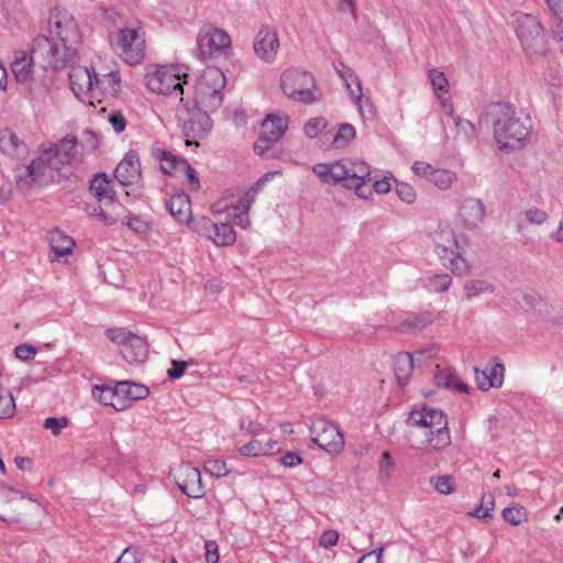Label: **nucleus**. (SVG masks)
Returning <instances> with one entry per match:
<instances>
[{
    "instance_id": "obj_60",
    "label": "nucleus",
    "mask_w": 563,
    "mask_h": 563,
    "mask_svg": "<svg viewBox=\"0 0 563 563\" xmlns=\"http://www.w3.org/2000/svg\"><path fill=\"white\" fill-rule=\"evenodd\" d=\"M109 122L111 123L113 130L117 133H121V132H123L125 130V126H126L125 118L118 110H113V111L110 112V114H109Z\"/></svg>"
},
{
    "instance_id": "obj_53",
    "label": "nucleus",
    "mask_w": 563,
    "mask_h": 563,
    "mask_svg": "<svg viewBox=\"0 0 563 563\" xmlns=\"http://www.w3.org/2000/svg\"><path fill=\"white\" fill-rule=\"evenodd\" d=\"M551 13L558 19L555 33H563V0H544Z\"/></svg>"
},
{
    "instance_id": "obj_20",
    "label": "nucleus",
    "mask_w": 563,
    "mask_h": 563,
    "mask_svg": "<svg viewBox=\"0 0 563 563\" xmlns=\"http://www.w3.org/2000/svg\"><path fill=\"white\" fill-rule=\"evenodd\" d=\"M255 54L266 63H272L277 54L279 41L277 32L268 25H263L253 43Z\"/></svg>"
},
{
    "instance_id": "obj_27",
    "label": "nucleus",
    "mask_w": 563,
    "mask_h": 563,
    "mask_svg": "<svg viewBox=\"0 0 563 563\" xmlns=\"http://www.w3.org/2000/svg\"><path fill=\"white\" fill-rule=\"evenodd\" d=\"M484 216L485 207L479 199L467 198L462 202L459 217L465 228H477Z\"/></svg>"
},
{
    "instance_id": "obj_25",
    "label": "nucleus",
    "mask_w": 563,
    "mask_h": 563,
    "mask_svg": "<svg viewBox=\"0 0 563 563\" xmlns=\"http://www.w3.org/2000/svg\"><path fill=\"white\" fill-rule=\"evenodd\" d=\"M114 176L117 180L124 187L135 183L141 176L139 155L134 151H130L124 158L118 164Z\"/></svg>"
},
{
    "instance_id": "obj_17",
    "label": "nucleus",
    "mask_w": 563,
    "mask_h": 563,
    "mask_svg": "<svg viewBox=\"0 0 563 563\" xmlns=\"http://www.w3.org/2000/svg\"><path fill=\"white\" fill-rule=\"evenodd\" d=\"M68 74V80L74 95L84 102H95L93 75L80 65H73Z\"/></svg>"
},
{
    "instance_id": "obj_59",
    "label": "nucleus",
    "mask_w": 563,
    "mask_h": 563,
    "mask_svg": "<svg viewBox=\"0 0 563 563\" xmlns=\"http://www.w3.org/2000/svg\"><path fill=\"white\" fill-rule=\"evenodd\" d=\"M205 558L207 563H218L219 562V547L216 541L208 540L205 543Z\"/></svg>"
},
{
    "instance_id": "obj_64",
    "label": "nucleus",
    "mask_w": 563,
    "mask_h": 563,
    "mask_svg": "<svg viewBox=\"0 0 563 563\" xmlns=\"http://www.w3.org/2000/svg\"><path fill=\"white\" fill-rule=\"evenodd\" d=\"M137 551L132 548H126L123 550L121 555L117 559L115 563H137Z\"/></svg>"
},
{
    "instance_id": "obj_46",
    "label": "nucleus",
    "mask_w": 563,
    "mask_h": 563,
    "mask_svg": "<svg viewBox=\"0 0 563 563\" xmlns=\"http://www.w3.org/2000/svg\"><path fill=\"white\" fill-rule=\"evenodd\" d=\"M430 484L432 487L443 495H449L454 492V478L452 475H440V476H431Z\"/></svg>"
},
{
    "instance_id": "obj_56",
    "label": "nucleus",
    "mask_w": 563,
    "mask_h": 563,
    "mask_svg": "<svg viewBox=\"0 0 563 563\" xmlns=\"http://www.w3.org/2000/svg\"><path fill=\"white\" fill-rule=\"evenodd\" d=\"M396 194L406 203H412L416 200V191L407 183H396Z\"/></svg>"
},
{
    "instance_id": "obj_26",
    "label": "nucleus",
    "mask_w": 563,
    "mask_h": 563,
    "mask_svg": "<svg viewBox=\"0 0 563 563\" xmlns=\"http://www.w3.org/2000/svg\"><path fill=\"white\" fill-rule=\"evenodd\" d=\"M287 130L286 121L276 114H268L262 122L257 142L277 143Z\"/></svg>"
},
{
    "instance_id": "obj_41",
    "label": "nucleus",
    "mask_w": 563,
    "mask_h": 563,
    "mask_svg": "<svg viewBox=\"0 0 563 563\" xmlns=\"http://www.w3.org/2000/svg\"><path fill=\"white\" fill-rule=\"evenodd\" d=\"M15 401L8 388L0 386V419L12 418L15 413Z\"/></svg>"
},
{
    "instance_id": "obj_40",
    "label": "nucleus",
    "mask_w": 563,
    "mask_h": 563,
    "mask_svg": "<svg viewBox=\"0 0 563 563\" xmlns=\"http://www.w3.org/2000/svg\"><path fill=\"white\" fill-rule=\"evenodd\" d=\"M75 245V241L66 235H63L60 232H56L51 238V246L54 253L57 256H64L71 252Z\"/></svg>"
},
{
    "instance_id": "obj_2",
    "label": "nucleus",
    "mask_w": 563,
    "mask_h": 563,
    "mask_svg": "<svg viewBox=\"0 0 563 563\" xmlns=\"http://www.w3.org/2000/svg\"><path fill=\"white\" fill-rule=\"evenodd\" d=\"M312 172L321 183L340 184L346 189H354L362 199L371 198L373 190L377 194H387L390 190L389 180H374L369 165L362 159L342 158L331 163H318L313 165Z\"/></svg>"
},
{
    "instance_id": "obj_54",
    "label": "nucleus",
    "mask_w": 563,
    "mask_h": 563,
    "mask_svg": "<svg viewBox=\"0 0 563 563\" xmlns=\"http://www.w3.org/2000/svg\"><path fill=\"white\" fill-rule=\"evenodd\" d=\"M430 323L423 316H411L406 318L399 325L401 331L422 330Z\"/></svg>"
},
{
    "instance_id": "obj_8",
    "label": "nucleus",
    "mask_w": 563,
    "mask_h": 563,
    "mask_svg": "<svg viewBox=\"0 0 563 563\" xmlns=\"http://www.w3.org/2000/svg\"><path fill=\"white\" fill-rule=\"evenodd\" d=\"M40 159L48 168L58 173L65 167L73 166L81 159L78 150V139L75 135L68 134L57 143H43Z\"/></svg>"
},
{
    "instance_id": "obj_44",
    "label": "nucleus",
    "mask_w": 563,
    "mask_h": 563,
    "mask_svg": "<svg viewBox=\"0 0 563 563\" xmlns=\"http://www.w3.org/2000/svg\"><path fill=\"white\" fill-rule=\"evenodd\" d=\"M456 175L449 169L434 168L429 181L440 189H448L456 180Z\"/></svg>"
},
{
    "instance_id": "obj_18",
    "label": "nucleus",
    "mask_w": 563,
    "mask_h": 563,
    "mask_svg": "<svg viewBox=\"0 0 563 563\" xmlns=\"http://www.w3.org/2000/svg\"><path fill=\"white\" fill-rule=\"evenodd\" d=\"M174 478L179 489L190 498H201L205 495V487L201 482V474L197 467L189 464L180 465L174 472Z\"/></svg>"
},
{
    "instance_id": "obj_63",
    "label": "nucleus",
    "mask_w": 563,
    "mask_h": 563,
    "mask_svg": "<svg viewBox=\"0 0 563 563\" xmlns=\"http://www.w3.org/2000/svg\"><path fill=\"white\" fill-rule=\"evenodd\" d=\"M186 368H187V362L173 360L172 367L168 369V376L172 379H178L184 375Z\"/></svg>"
},
{
    "instance_id": "obj_61",
    "label": "nucleus",
    "mask_w": 563,
    "mask_h": 563,
    "mask_svg": "<svg viewBox=\"0 0 563 563\" xmlns=\"http://www.w3.org/2000/svg\"><path fill=\"white\" fill-rule=\"evenodd\" d=\"M338 540L339 533L336 530H327L321 534L319 545L324 549H330L338 543Z\"/></svg>"
},
{
    "instance_id": "obj_11",
    "label": "nucleus",
    "mask_w": 563,
    "mask_h": 563,
    "mask_svg": "<svg viewBox=\"0 0 563 563\" xmlns=\"http://www.w3.org/2000/svg\"><path fill=\"white\" fill-rule=\"evenodd\" d=\"M516 34L528 54H543L547 42L541 23L531 14L520 13L515 19Z\"/></svg>"
},
{
    "instance_id": "obj_43",
    "label": "nucleus",
    "mask_w": 563,
    "mask_h": 563,
    "mask_svg": "<svg viewBox=\"0 0 563 563\" xmlns=\"http://www.w3.org/2000/svg\"><path fill=\"white\" fill-rule=\"evenodd\" d=\"M464 295L467 299L482 294H492L494 286L485 280H468L463 287Z\"/></svg>"
},
{
    "instance_id": "obj_5",
    "label": "nucleus",
    "mask_w": 563,
    "mask_h": 563,
    "mask_svg": "<svg viewBox=\"0 0 563 563\" xmlns=\"http://www.w3.org/2000/svg\"><path fill=\"white\" fill-rule=\"evenodd\" d=\"M407 422L428 430L426 437L429 451H441L451 444L446 415L441 409L427 406L415 409L409 413Z\"/></svg>"
},
{
    "instance_id": "obj_4",
    "label": "nucleus",
    "mask_w": 563,
    "mask_h": 563,
    "mask_svg": "<svg viewBox=\"0 0 563 563\" xmlns=\"http://www.w3.org/2000/svg\"><path fill=\"white\" fill-rule=\"evenodd\" d=\"M109 43L123 62L140 64L146 55L144 23L137 18L128 19L123 26L109 33Z\"/></svg>"
},
{
    "instance_id": "obj_6",
    "label": "nucleus",
    "mask_w": 563,
    "mask_h": 563,
    "mask_svg": "<svg viewBox=\"0 0 563 563\" xmlns=\"http://www.w3.org/2000/svg\"><path fill=\"white\" fill-rule=\"evenodd\" d=\"M431 239L434 244V253L444 267L456 276L470 273L471 265L463 256L455 233L449 225H439L431 233Z\"/></svg>"
},
{
    "instance_id": "obj_50",
    "label": "nucleus",
    "mask_w": 563,
    "mask_h": 563,
    "mask_svg": "<svg viewBox=\"0 0 563 563\" xmlns=\"http://www.w3.org/2000/svg\"><path fill=\"white\" fill-rule=\"evenodd\" d=\"M254 152L260 155L262 158H280V150L276 146V143H254Z\"/></svg>"
},
{
    "instance_id": "obj_33",
    "label": "nucleus",
    "mask_w": 563,
    "mask_h": 563,
    "mask_svg": "<svg viewBox=\"0 0 563 563\" xmlns=\"http://www.w3.org/2000/svg\"><path fill=\"white\" fill-rule=\"evenodd\" d=\"M333 67L340 75V77L345 81L346 88L350 90V93L357 100H360L362 97V87L354 70L342 62L333 63Z\"/></svg>"
},
{
    "instance_id": "obj_14",
    "label": "nucleus",
    "mask_w": 563,
    "mask_h": 563,
    "mask_svg": "<svg viewBox=\"0 0 563 563\" xmlns=\"http://www.w3.org/2000/svg\"><path fill=\"white\" fill-rule=\"evenodd\" d=\"M147 88L157 95H175L183 98L184 88L181 77L167 67H159L145 77Z\"/></svg>"
},
{
    "instance_id": "obj_58",
    "label": "nucleus",
    "mask_w": 563,
    "mask_h": 563,
    "mask_svg": "<svg viewBox=\"0 0 563 563\" xmlns=\"http://www.w3.org/2000/svg\"><path fill=\"white\" fill-rule=\"evenodd\" d=\"M36 352V349L31 344H20L14 349L15 356L24 362L33 360Z\"/></svg>"
},
{
    "instance_id": "obj_23",
    "label": "nucleus",
    "mask_w": 563,
    "mask_h": 563,
    "mask_svg": "<svg viewBox=\"0 0 563 563\" xmlns=\"http://www.w3.org/2000/svg\"><path fill=\"white\" fill-rule=\"evenodd\" d=\"M0 152L13 159H24L29 147L15 132L5 128L0 130Z\"/></svg>"
},
{
    "instance_id": "obj_45",
    "label": "nucleus",
    "mask_w": 563,
    "mask_h": 563,
    "mask_svg": "<svg viewBox=\"0 0 563 563\" xmlns=\"http://www.w3.org/2000/svg\"><path fill=\"white\" fill-rule=\"evenodd\" d=\"M99 145L97 134L91 130H85L78 140V150L80 158L93 152Z\"/></svg>"
},
{
    "instance_id": "obj_10",
    "label": "nucleus",
    "mask_w": 563,
    "mask_h": 563,
    "mask_svg": "<svg viewBox=\"0 0 563 563\" xmlns=\"http://www.w3.org/2000/svg\"><path fill=\"white\" fill-rule=\"evenodd\" d=\"M208 111L194 103L192 107L180 98L176 108L178 125L187 139H202L212 126Z\"/></svg>"
},
{
    "instance_id": "obj_13",
    "label": "nucleus",
    "mask_w": 563,
    "mask_h": 563,
    "mask_svg": "<svg viewBox=\"0 0 563 563\" xmlns=\"http://www.w3.org/2000/svg\"><path fill=\"white\" fill-rule=\"evenodd\" d=\"M310 433L312 441L329 453H340L344 446V438L339 427L331 421L318 419L313 421Z\"/></svg>"
},
{
    "instance_id": "obj_62",
    "label": "nucleus",
    "mask_w": 563,
    "mask_h": 563,
    "mask_svg": "<svg viewBox=\"0 0 563 563\" xmlns=\"http://www.w3.org/2000/svg\"><path fill=\"white\" fill-rule=\"evenodd\" d=\"M526 217L532 224H541L548 219L547 212L536 207L527 210Z\"/></svg>"
},
{
    "instance_id": "obj_57",
    "label": "nucleus",
    "mask_w": 563,
    "mask_h": 563,
    "mask_svg": "<svg viewBox=\"0 0 563 563\" xmlns=\"http://www.w3.org/2000/svg\"><path fill=\"white\" fill-rule=\"evenodd\" d=\"M86 213L88 217H99L103 223L109 225L115 222V219L107 216L102 208L97 203L87 205Z\"/></svg>"
},
{
    "instance_id": "obj_7",
    "label": "nucleus",
    "mask_w": 563,
    "mask_h": 563,
    "mask_svg": "<svg viewBox=\"0 0 563 563\" xmlns=\"http://www.w3.org/2000/svg\"><path fill=\"white\" fill-rule=\"evenodd\" d=\"M227 79L218 67H208L197 80L195 86L194 103L206 110L213 111L223 102L222 90Z\"/></svg>"
},
{
    "instance_id": "obj_30",
    "label": "nucleus",
    "mask_w": 563,
    "mask_h": 563,
    "mask_svg": "<svg viewBox=\"0 0 563 563\" xmlns=\"http://www.w3.org/2000/svg\"><path fill=\"white\" fill-rule=\"evenodd\" d=\"M89 190L98 202L112 203L115 200V191L112 181L104 173H98L89 180Z\"/></svg>"
},
{
    "instance_id": "obj_16",
    "label": "nucleus",
    "mask_w": 563,
    "mask_h": 563,
    "mask_svg": "<svg viewBox=\"0 0 563 563\" xmlns=\"http://www.w3.org/2000/svg\"><path fill=\"white\" fill-rule=\"evenodd\" d=\"M197 45L203 58H211L223 54L231 46V37L221 29L208 26L199 32Z\"/></svg>"
},
{
    "instance_id": "obj_48",
    "label": "nucleus",
    "mask_w": 563,
    "mask_h": 563,
    "mask_svg": "<svg viewBox=\"0 0 563 563\" xmlns=\"http://www.w3.org/2000/svg\"><path fill=\"white\" fill-rule=\"evenodd\" d=\"M191 220V229L194 232H196L199 235H203L211 240V235L214 232L216 223L211 221L207 217H200L198 219H190Z\"/></svg>"
},
{
    "instance_id": "obj_37",
    "label": "nucleus",
    "mask_w": 563,
    "mask_h": 563,
    "mask_svg": "<svg viewBox=\"0 0 563 563\" xmlns=\"http://www.w3.org/2000/svg\"><path fill=\"white\" fill-rule=\"evenodd\" d=\"M395 467L396 462L393 455L388 451H384L378 461L377 482L383 485L389 483Z\"/></svg>"
},
{
    "instance_id": "obj_19",
    "label": "nucleus",
    "mask_w": 563,
    "mask_h": 563,
    "mask_svg": "<svg viewBox=\"0 0 563 563\" xmlns=\"http://www.w3.org/2000/svg\"><path fill=\"white\" fill-rule=\"evenodd\" d=\"M433 357L431 351L419 350L415 353V356L408 352L398 353L394 357V372L397 378V382L400 386L407 384L412 369H413V361L416 360L418 363H426L427 360Z\"/></svg>"
},
{
    "instance_id": "obj_21",
    "label": "nucleus",
    "mask_w": 563,
    "mask_h": 563,
    "mask_svg": "<svg viewBox=\"0 0 563 563\" xmlns=\"http://www.w3.org/2000/svg\"><path fill=\"white\" fill-rule=\"evenodd\" d=\"M265 178H261L257 180L256 185L247 190L233 206H227L225 210L228 211V217L234 219L236 225L242 229H245L249 223V210L252 203L255 201L257 187L264 184Z\"/></svg>"
},
{
    "instance_id": "obj_42",
    "label": "nucleus",
    "mask_w": 563,
    "mask_h": 563,
    "mask_svg": "<svg viewBox=\"0 0 563 563\" xmlns=\"http://www.w3.org/2000/svg\"><path fill=\"white\" fill-rule=\"evenodd\" d=\"M429 79L431 81L432 88L438 96L439 99L446 96L449 93V81L445 77L444 73L438 69L429 70Z\"/></svg>"
},
{
    "instance_id": "obj_32",
    "label": "nucleus",
    "mask_w": 563,
    "mask_h": 563,
    "mask_svg": "<svg viewBox=\"0 0 563 563\" xmlns=\"http://www.w3.org/2000/svg\"><path fill=\"white\" fill-rule=\"evenodd\" d=\"M34 59L42 60V58H36L33 56L31 52V56L29 57L25 53H18L11 63V70L19 82H25L30 79L32 75V62Z\"/></svg>"
},
{
    "instance_id": "obj_34",
    "label": "nucleus",
    "mask_w": 563,
    "mask_h": 563,
    "mask_svg": "<svg viewBox=\"0 0 563 563\" xmlns=\"http://www.w3.org/2000/svg\"><path fill=\"white\" fill-rule=\"evenodd\" d=\"M92 396L104 406H111L117 411H123L124 405L118 399L117 385L114 386H95Z\"/></svg>"
},
{
    "instance_id": "obj_15",
    "label": "nucleus",
    "mask_w": 563,
    "mask_h": 563,
    "mask_svg": "<svg viewBox=\"0 0 563 563\" xmlns=\"http://www.w3.org/2000/svg\"><path fill=\"white\" fill-rule=\"evenodd\" d=\"M152 156L161 163V169L164 174L183 173L194 190L200 188L196 170L185 158L158 147L152 148Z\"/></svg>"
},
{
    "instance_id": "obj_38",
    "label": "nucleus",
    "mask_w": 563,
    "mask_h": 563,
    "mask_svg": "<svg viewBox=\"0 0 563 563\" xmlns=\"http://www.w3.org/2000/svg\"><path fill=\"white\" fill-rule=\"evenodd\" d=\"M356 135L355 128L350 123H342L338 128V132L332 140L334 148L346 147Z\"/></svg>"
},
{
    "instance_id": "obj_49",
    "label": "nucleus",
    "mask_w": 563,
    "mask_h": 563,
    "mask_svg": "<svg viewBox=\"0 0 563 563\" xmlns=\"http://www.w3.org/2000/svg\"><path fill=\"white\" fill-rule=\"evenodd\" d=\"M452 283V278L449 274H437L428 278L427 287L435 292L446 291Z\"/></svg>"
},
{
    "instance_id": "obj_24",
    "label": "nucleus",
    "mask_w": 563,
    "mask_h": 563,
    "mask_svg": "<svg viewBox=\"0 0 563 563\" xmlns=\"http://www.w3.org/2000/svg\"><path fill=\"white\" fill-rule=\"evenodd\" d=\"M95 100L101 102L98 97H115L121 89V78L117 70L107 74L93 73Z\"/></svg>"
},
{
    "instance_id": "obj_31",
    "label": "nucleus",
    "mask_w": 563,
    "mask_h": 563,
    "mask_svg": "<svg viewBox=\"0 0 563 563\" xmlns=\"http://www.w3.org/2000/svg\"><path fill=\"white\" fill-rule=\"evenodd\" d=\"M433 380L434 384L439 387L445 389H456L466 394L468 393L467 385L459 379L454 371L448 367H442L439 364L435 366Z\"/></svg>"
},
{
    "instance_id": "obj_9",
    "label": "nucleus",
    "mask_w": 563,
    "mask_h": 563,
    "mask_svg": "<svg viewBox=\"0 0 563 563\" xmlns=\"http://www.w3.org/2000/svg\"><path fill=\"white\" fill-rule=\"evenodd\" d=\"M280 87L284 93L302 103H313L317 101L313 90L316 88L314 77L301 68H290L280 76Z\"/></svg>"
},
{
    "instance_id": "obj_35",
    "label": "nucleus",
    "mask_w": 563,
    "mask_h": 563,
    "mask_svg": "<svg viewBox=\"0 0 563 563\" xmlns=\"http://www.w3.org/2000/svg\"><path fill=\"white\" fill-rule=\"evenodd\" d=\"M275 445L276 442L272 440L263 442L254 439L241 446L239 452L244 456L268 455L273 452Z\"/></svg>"
},
{
    "instance_id": "obj_51",
    "label": "nucleus",
    "mask_w": 563,
    "mask_h": 563,
    "mask_svg": "<svg viewBox=\"0 0 563 563\" xmlns=\"http://www.w3.org/2000/svg\"><path fill=\"white\" fill-rule=\"evenodd\" d=\"M205 471L214 477H224L230 473L224 461L217 459H208L205 462Z\"/></svg>"
},
{
    "instance_id": "obj_29",
    "label": "nucleus",
    "mask_w": 563,
    "mask_h": 563,
    "mask_svg": "<svg viewBox=\"0 0 563 563\" xmlns=\"http://www.w3.org/2000/svg\"><path fill=\"white\" fill-rule=\"evenodd\" d=\"M166 209L179 223H187L191 219V201L189 196L183 191L166 200Z\"/></svg>"
},
{
    "instance_id": "obj_52",
    "label": "nucleus",
    "mask_w": 563,
    "mask_h": 563,
    "mask_svg": "<svg viewBox=\"0 0 563 563\" xmlns=\"http://www.w3.org/2000/svg\"><path fill=\"white\" fill-rule=\"evenodd\" d=\"M328 122L323 117H317L308 120L303 131L309 139L318 136L327 126Z\"/></svg>"
},
{
    "instance_id": "obj_28",
    "label": "nucleus",
    "mask_w": 563,
    "mask_h": 563,
    "mask_svg": "<svg viewBox=\"0 0 563 563\" xmlns=\"http://www.w3.org/2000/svg\"><path fill=\"white\" fill-rule=\"evenodd\" d=\"M115 385L118 399L124 405V410L130 408L134 401L145 399L150 395V389L143 384L122 380Z\"/></svg>"
},
{
    "instance_id": "obj_3",
    "label": "nucleus",
    "mask_w": 563,
    "mask_h": 563,
    "mask_svg": "<svg viewBox=\"0 0 563 563\" xmlns=\"http://www.w3.org/2000/svg\"><path fill=\"white\" fill-rule=\"evenodd\" d=\"M488 114L493 118L494 139L503 152L523 148L532 133V121L529 115L518 113L508 102L490 104Z\"/></svg>"
},
{
    "instance_id": "obj_22",
    "label": "nucleus",
    "mask_w": 563,
    "mask_h": 563,
    "mask_svg": "<svg viewBox=\"0 0 563 563\" xmlns=\"http://www.w3.org/2000/svg\"><path fill=\"white\" fill-rule=\"evenodd\" d=\"M505 367L501 363L487 362L483 369L475 368V380L478 389L487 391L498 388L504 383Z\"/></svg>"
},
{
    "instance_id": "obj_39",
    "label": "nucleus",
    "mask_w": 563,
    "mask_h": 563,
    "mask_svg": "<svg viewBox=\"0 0 563 563\" xmlns=\"http://www.w3.org/2000/svg\"><path fill=\"white\" fill-rule=\"evenodd\" d=\"M495 508V496L492 493H484L479 506L468 515L485 521L493 518L492 511Z\"/></svg>"
},
{
    "instance_id": "obj_1",
    "label": "nucleus",
    "mask_w": 563,
    "mask_h": 563,
    "mask_svg": "<svg viewBox=\"0 0 563 563\" xmlns=\"http://www.w3.org/2000/svg\"><path fill=\"white\" fill-rule=\"evenodd\" d=\"M48 34L33 40V56L42 58L55 70L74 63L81 43V32L73 13L63 7L53 8L48 16Z\"/></svg>"
},
{
    "instance_id": "obj_55",
    "label": "nucleus",
    "mask_w": 563,
    "mask_h": 563,
    "mask_svg": "<svg viewBox=\"0 0 563 563\" xmlns=\"http://www.w3.org/2000/svg\"><path fill=\"white\" fill-rule=\"evenodd\" d=\"M69 424V420L66 417L56 418V417H48L44 420L43 427L45 429L51 430L53 435L60 434L62 430L64 428H67Z\"/></svg>"
},
{
    "instance_id": "obj_36",
    "label": "nucleus",
    "mask_w": 563,
    "mask_h": 563,
    "mask_svg": "<svg viewBox=\"0 0 563 563\" xmlns=\"http://www.w3.org/2000/svg\"><path fill=\"white\" fill-rule=\"evenodd\" d=\"M236 240L235 231L229 223H216L211 241L218 246L232 245Z\"/></svg>"
},
{
    "instance_id": "obj_47",
    "label": "nucleus",
    "mask_w": 563,
    "mask_h": 563,
    "mask_svg": "<svg viewBox=\"0 0 563 563\" xmlns=\"http://www.w3.org/2000/svg\"><path fill=\"white\" fill-rule=\"evenodd\" d=\"M505 521L512 526H519L527 520V511L521 506L507 507L501 512Z\"/></svg>"
},
{
    "instance_id": "obj_12",
    "label": "nucleus",
    "mask_w": 563,
    "mask_h": 563,
    "mask_svg": "<svg viewBox=\"0 0 563 563\" xmlns=\"http://www.w3.org/2000/svg\"><path fill=\"white\" fill-rule=\"evenodd\" d=\"M106 335L113 343L121 345L120 353L129 363H143L147 358L148 345L143 338L123 328L107 329Z\"/></svg>"
}]
</instances>
